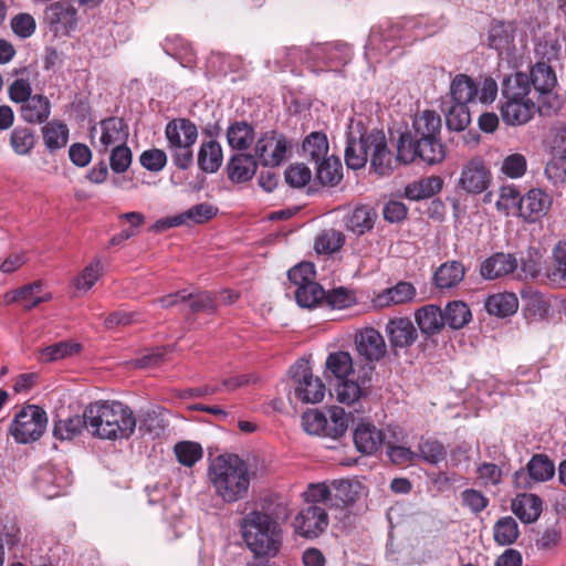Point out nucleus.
Returning <instances> with one entry per match:
<instances>
[{
    "label": "nucleus",
    "mask_w": 566,
    "mask_h": 566,
    "mask_svg": "<svg viewBox=\"0 0 566 566\" xmlns=\"http://www.w3.org/2000/svg\"><path fill=\"white\" fill-rule=\"evenodd\" d=\"M137 419L133 410L119 401H95L87 405L82 416L74 415L54 422L53 436L73 440L83 430L98 439H128L135 431Z\"/></svg>",
    "instance_id": "obj_1"
},
{
    "label": "nucleus",
    "mask_w": 566,
    "mask_h": 566,
    "mask_svg": "<svg viewBox=\"0 0 566 566\" xmlns=\"http://www.w3.org/2000/svg\"><path fill=\"white\" fill-rule=\"evenodd\" d=\"M208 479L214 495L224 503H235L249 493L251 475L235 454L218 455L209 465Z\"/></svg>",
    "instance_id": "obj_2"
},
{
    "label": "nucleus",
    "mask_w": 566,
    "mask_h": 566,
    "mask_svg": "<svg viewBox=\"0 0 566 566\" xmlns=\"http://www.w3.org/2000/svg\"><path fill=\"white\" fill-rule=\"evenodd\" d=\"M504 102L501 106L503 120L509 125H523L539 112L538 103L531 96L528 76L525 73L516 72L506 78L502 84Z\"/></svg>",
    "instance_id": "obj_3"
},
{
    "label": "nucleus",
    "mask_w": 566,
    "mask_h": 566,
    "mask_svg": "<svg viewBox=\"0 0 566 566\" xmlns=\"http://www.w3.org/2000/svg\"><path fill=\"white\" fill-rule=\"evenodd\" d=\"M243 539L248 548L260 557H274L282 545V530L269 514L253 511L241 522Z\"/></svg>",
    "instance_id": "obj_4"
},
{
    "label": "nucleus",
    "mask_w": 566,
    "mask_h": 566,
    "mask_svg": "<svg viewBox=\"0 0 566 566\" xmlns=\"http://www.w3.org/2000/svg\"><path fill=\"white\" fill-rule=\"evenodd\" d=\"M530 81L531 96L538 103L541 114H549L557 107V75L555 70L546 62L535 63L526 74Z\"/></svg>",
    "instance_id": "obj_5"
},
{
    "label": "nucleus",
    "mask_w": 566,
    "mask_h": 566,
    "mask_svg": "<svg viewBox=\"0 0 566 566\" xmlns=\"http://www.w3.org/2000/svg\"><path fill=\"white\" fill-rule=\"evenodd\" d=\"M48 423L46 412L29 405L20 409L10 426V433L18 443H29L42 437Z\"/></svg>",
    "instance_id": "obj_6"
},
{
    "label": "nucleus",
    "mask_w": 566,
    "mask_h": 566,
    "mask_svg": "<svg viewBox=\"0 0 566 566\" xmlns=\"http://www.w3.org/2000/svg\"><path fill=\"white\" fill-rule=\"evenodd\" d=\"M290 375L294 381V394L298 400L305 403L321 402L325 397V385L319 377H315L304 359L297 360L290 368Z\"/></svg>",
    "instance_id": "obj_7"
},
{
    "label": "nucleus",
    "mask_w": 566,
    "mask_h": 566,
    "mask_svg": "<svg viewBox=\"0 0 566 566\" xmlns=\"http://www.w3.org/2000/svg\"><path fill=\"white\" fill-rule=\"evenodd\" d=\"M295 532L306 538L318 537L328 526V515L325 506L306 505L293 521Z\"/></svg>",
    "instance_id": "obj_8"
},
{
    "label": "nucleus",
    "mask_w": 566,
    "mask_h": 566,
    "mask_svg": "<svg viewBox=\"0 0 566 566\" xmlns=\"http://www.w3.org/2000/svg\"><path fill=\"white\" fill-rule=\"evenodd\" d=\"M286 149L287 142L282 134L268 132L258 138L254 153L261 165L276 167L284 160Z\"/></svg>",
    "instance_id": "obj_9"
},
{
    "label": "nucleus",
    "mask_w": 566,
    "mask_h": 566,
    "mask_svg": "<svg viewBox=\"0 0 566 566\" xmlns=\"http://www.w3.org/2000/svg\"><path fill=\"white\" fill-rule=\"evenodd\" d=\"M374 367H364L357 375L344 380H337L335 396L338 402L350 406L367 395V388L371 382Z\"/></svg>",
    "instance_id": "obj_10"
},
{
    "label": "nucleus",
    "mask_w": 566,
    "mask_h": 566,
    "mask_svg": "<svg viewBox=\"0 0 566 566\" xmlns=\"http://www.w3.org/2000/svg\"><path fill=\"white\" fill-rule=\"evenodd\" d=\"M491 172L480 157L470 159L461 170L459 186L468 193H481L490 185Z\"/></svg>",
    "instance_id": "obj_11"
},
{
    "label": "nucleus",
    "mask_w": 566,
    "mask_h": 566,
    "mask_svg": "<svg viewBox=\"0 0 566 566\" xmlns=\"http://www.w3.org/2000/svg\"><path fill=\"white\" fill-rule=\"evenodd\" d=\"M358 354L369 363L379 361L387 353L382 335L373 327H366L355 334Z\"/></svg>",
    "instance_id": "obj_12"
},
{
    "label": "nucleus",
    "mask_w": 566,
    "mask_h": 566,
    "mask_svg": "<svg viewBox=\"0 0 566 566\" xmlns=\"http://www.w3.org/2000/svg\"><path fill=\"white\" fill-rule=\"evenodd\" d=\"M552 197L539 188H533L521 198L520 217L526 222H536L547 214Z\"/></svg>",
    "instance_id": "obj_13"
},
{
    "label": "nucleus",
    "mask_w": 566,
    "mask_h": 566,
    "mask_svg": "<svg viewBox=\"0 0 566 566\" xmlns=\"http://www.w3.org/2000/svg\"><path fill=\"white\" fill-rule=\"evenodd\" d=\"M370 164L376 174L380 176L389 175L399 161L394 158L387 147V140L382 130H374V138L370 142Z\"/></svg>",
    "instance_id": "obj_14"
},
{
    "label": "nucleus",
    "mask_w": 566,
    "mask_h": 566,
    "mask_svg": "<svg viewBox=\"0 0 566 566\" xmlns=\"http://www.w3.org/2000/svg\"><path fill=\"white\" fill-rule=\"evenodd\" d=\"M128 138V128L123 119L109 117L101 122V135L95 145L98 153H106L113 146L125 145Z\"/></svg>",
    "instance_id": "obj_15"
},
{
    "label": "nucleus",
    "mask_w": 566,
    "mask_h": 566,
    "mask_svg": "<svg viewBox=\"0 0 566 566\" xmlns=\"http://www.w3.org/2000/svg\"><path fill=\"white\" fill-rule=\"evenodd\" d=\"M386 333L392 348H407L418 338V333L412 322L407 317H396L386 325Z\"/></svg>",
    "instance_id": "obj_16"
},
{
    "label": "nucleus",
    "mask_w": 566,
    "mask_h": 566,
    "mask_svg": "<svg viewBox=\"0 0 566 566\" xmlns=\"http://www.w3.org/2000/svg\"><path fill=\"white\" fill-rule=\"evenodd\" d=\"M416 294L417 290L412 283L400 281L396 285L378 293L373 300V303L379 308L401 305L413 301Z\"/></svg>",
    "instance_id": "obj_17"
},
{
    "label": "nucleus",
    "mask_w": 566,
    "mask_h": 566,
    "mask_svg": "<svg viewBox=\"0 0 566 566\" xmlns=\"http://www.w3.org/2000/svg\"><path fill=\"white\" fill-rule=\"evenodd\" d=\"M168 147L181 145H195L198 138L197 126L187 118L170 120L165 129Z\"/></svg>",
    "instance_id": "obj_18"
},
{
    "label": "nucleus",
    "mask_w": 566,
    "mask_h": 566,
    "mask_svg": "<svg viewBox=\"0 0 566 566\" xmlns=\"http://www.w3.org/2000/svg\"><path fill=\"white\" fill-rule=\"evenodd\" d=\"M386 436L374 424L361 422L354 431V443L356 449L364 454H371L386 443Z\"/></svg>",
    "instance_id": "obj_19"
},
{
    "label": "nucleus",
    "mask_w": 566,
    "mask_h": 566,
    "mask_svg": "<svg viewBox=\"0 0 566 566\" xmlns=\"http://www.w3.org/2000/svg\"><path fill=\"white\" fill-rule=\"evenodd\" d=\"M514 28L511 24L499 23L492 27L489 35V45L496 50L501 56L511 60L515 56Z\"/></svg>",
    "instance_id": "obj_20"
},
{
    "label": "nucleus",
    "mask_w": 566,
    "mask_h": 566,
    "mask_svg": "<svg viewBox=\"0 0 566 566\" xmlns=\"http://www.w3.org/2000/svg\"><path fill=\"white\" fill-rule=\"evenodd\" d=\"M45 19L51 25H60L63 30L74 29L77 22L76 8L65 0L52 2L45 9Z\"/></svg>",
    "instance_id": "obj_21"
},
{
    "label": "nucleus",
    "mask_w": 566,
    "mask_h": 566,
    "mask_svg": "<svg viewBox=\"0 0 566 566\" xmlns=\"http://www.w3.org/2000/svg\"><path fill=\"white\" fill-rule=\"evenodd\" d=\"M371 138H374V130L360 136L358 140L352 139L347 143L345 161L348 168L360 169L366 165L370 156Z\"/></svg>",
    "instance_id": "obj_22"
},
{
    "label": "nucleus",
    "mask_w": 566,
    "mask_h": 566,
    "mask_svg": "<svg viewBox=\"0 0 566 566\" xmlns=\"http://www.w3.org/2000/svg\"><path fill=\"white\" fill-rule=\"evenodd\" d=\"M325 374L328 379L336 380L355 377L352 355L344 350L331 353L325 361Z\"/></svg>",
    "instance_id": "obj_23"
},
{
    "label": "nucleus",
    "mask_w": 566,
    "mask_h": 566,
    "mask_svg": "<svg viewBox=\"0 0 566 566\" xmlns=\"http://www.w3.org/2000/svg\"><path fill=\"white\" fill-rule=\"evenodd\" d=\"M517 268V260L510 253H495L481 264V275L494 280L512 273Z\"/></svg>",
    "instance_id": "obj_24"
},
{
    "label": "nucleus",
    "mask_w": 566,
    "mask_h": 566,
    "mask_svg": "<svg viewBox=\"0 0 566 566\" xmlns=\"http://www.w3.org/2000/svg\"><path fill=\"white\" fill-rule=\"evenodd\" d=\"M542 500L532 493L517 495L512 501L513 513L524 523L535 522L542 513Z\"/></svg>",
    "instance_id": "obj_25"
},
{
    "label": "nucleus",
    "mask_w": 566,
    "mask_h": 566,
    "mask_svg": "<svg viewBox=\"0 0 566 566\" xmlns=\"http://www.w3.org/2000/svg\"><path fill=\"white\" fill-rule=\"evenodd\" d=\"M415 319L420 331L426 335L438 334L446 325L443 312L433 304L424 305L417 310Z\"/></svg>",
    "instance_id": "obj_26"
},
{
    "label": "nucleus",
    "mask_w": 566,
    "mask_h": 566,
    "mask_svg": "<svg viewBox=\"0 0 566 566\" xmlns=\"http://www.w3.org/2000/svg\"><path fill=\"white\" fill-rule=\"evenodd\" d=\"M50 113V101L43 95L32 96L20 107L22 119L30 124H41L45 122L49 118Z\"/></svg>",
    "instance_id": "obj_27"
},
{
    "label": "nucleus",
    "mask_w": 566,
    "mask_h": 566,
    "mask_svg": "<svg viewBox=\"0 0 566 566\" xmlns=\"http://www.w3.org/2000/svg\"><path fill=\"white\" fill-rule=\"evenodd\" d=\"M227 169L231 181L244 182L254 176L256 171V161L252 155L237 154L231 157Z\"/></svg>",
    "instance_id": "obj_28"
},
{
    "label": "nucleus",
    "mask_w": 566,
    "mask_h": 566,
    "mask_svg": "<svg viewBox=\"0 0 566 566\" xmlns=\"http://www.w3.org/2000/svg\"><path fill=\"white\" fill-rule=\"evenodd\" d=\"M331 490V507H345L358 497L359 484L349 480H335Z\"/></svg>",
    "instance_id": "obj_29"
},
{
    "label": "nucleus",
    "mask_w": 566,
    "mask_h": 566,
    "mask_svg": "<svg viewBox=\"0 0 566 566\" xmlns=\"http://www.w3.org/2000/svg\"><path fill=\"white\" fill-rule=\"evenodd\" d=\"M476 95L478 86L470 76L458 74L452 80L450 85V102L468 105L476 98Z\"/></svg>",
    "instance_id": "obj_30"
},
{
    "label": "nucleus",
    "mask_w": 566,
    "mask_h": 566,
    "mask_svg": "<svg viewBox=\"0 0 566 566\" xmlns=\"http://www.w3.org/2000/svg\"><path fill=\"white\" fill-rule=\"evenodd\" d=\"M442 112L444 113L446 124L451 130L462 132L471 122L468 105L444 101Z\"/></svg>",
    "instance_id": "obj_31"
},
{
    "label": "nucleus",
    "mask_w": 566,
    "mask_h": 566,
    "mask_svg": "<svg viewBox=\"0 0 566 566\" xmlns=\"http://www.w3.org/2000/svg\"><path fill=\"white\" fill-rule=\"evenodd\" d=\"M43 142L51 153L66 146L69 142V128L60 120H51L42 127Z\"/></svg>",
    "instance_id": "obj_32"
},
{
    "label": "nucleus",
    "mask_w": 566,
    "mask_h": 566,
    "mask_svg": "<svg viewBox=\"0 0 566 566\" xmlns=\"http://www.w3.org/2000/svg\"><path fill=\"white\" fill-rule=\"evenodd\" d=\"M222 164V149L218 142L208 140L201 144L198 154V166L205 172H216Z\"/></svg>",
    "instance_id": "obj_33"
},
{
    "label": "nucleus",
    "mask_w": 566,
    "mask_h": 566,
    "mask_svg": "<svg viewBox=\"0 0 566 566\" xmlns=\"http://www.w3.org/2000/svg\"><path fill=\"white\" fill-rule=\"evenodd\" d=\"M485 308L491 315L506 317L517 311L518 301L512 293H499L486 298Z\"/></svg>",
    "instance_id": "obj_34"
},
{
    "label": "nucleus",
    "mask_w": 566,
    "mask_h": 566,
    "mask_svg": "<svg viewBox=\"0 0 566 566\" xmlns=\"http://www.w3.org/2000/svg\"><path fill=\"white\" fill-rule=\"evenodd\" d=\"M440 128V116L432 111H424L416 116L412 135L418 139L438 137Z\"/></svg>",
    "instance_id": "obj_35"
},
{
    "label": "nucleus",
    "mask_w": 566,
    "mask_h": 566,
    "mask_svg": "<svg viewBox=\"0 0 566 566\" xmlns=\"http://www.w3.org/2000/svg\"><path fill=\"white\" fill-rule=\"evenodd\" d=\"M443 181L438 176L422 178L409 184L405 189V195L411 200H420L432 197L442 189Z\"/></svg>",
    "instance_id": "obj_36"
},
{
    "label": "nucleus",
    "mask_w": 566,
    "mask_h": 566,
    "mask_svg": "<svg viewBox=\"0 0 566 566\" xmlns=\"http://www.w3.org/2000/svg\"><path fill=\"white\" fill-rule=\"evenodd\" d=\"M227 139L231 148L245 150L254 139V129L247 122H235L228 128Z\"/></svg>",
    "instance_id": "obj_37"
},
{
    "label": "nucleus",
    "mask_w": 566,
    "mask_h": 566,
    "mask_svg": "<svg viewBox=\"0 0 566 566\" xmlns=\"http://www.w3.org/2000/svg\"><path fill=\"white\" fill-rule=\"evenodd\" d=\"M444 324L452 329L464 327L472 318L469 306L462 301L449 302L443 311Z\"/></svg>",
    "instance_id": "obj_38"
},
{
    "label": "nucleus",
    "mask_w": 566,
    "mask_h": 566,
    "mask_svg": "<svg viewBox=\"0 0 566 566\" xmlns=\"http://www.w3.org/2000/svg\"><path fill=\"white\" fill-rule=\"evenodd\" d=\"M343 167L338 157L331 156L316 164V178L324 186H335L343 178Z\"/></svg>",
    "instance_id": "obj_39"
},
{
    "label": "nucleus",
    "mask_w": 566,
    "mask_h": 566,
    "mask_svg": "<svg viewBox=\"0 0 566 566\" xmlns=\"http://www.w3.org/2000/svg\"><path fill=\"white\" fill-rule=\"evenodd\" d=\"M464 277V268L458 261L443 263L436 272V284L440 289H450L459 284Z\"/></svg>",
    "instance_id": "obj_40"
},
{
    "label": "nucleus",
    "mask_w": 566,
    "mask_h": 566,
    "mask_svg": "<svg viewBox=\"0 0 566 566\" xmlns=\"http://www.w3.org/2000/svg\"><path fill=\"white\" fill-rule=\"evenodd\" d=\"M375 219V211L369 207L363 206L352 211L346 224L352 232L360 235L373 229Z\"/></svg>",
    "instance_id": "obj_41"
},
{
    "label": "nucleus",
    "mask_w": 566,
    "mask_h": 566,
    "mask_svg": "<svg viewBox=\"0 0 566 566\" xmlns=\"http://www.w3.org/2000/svg\"><path fill=\"white\" fill-rule=\"evenodd\" d=\"M328 140L325 134L319 132L311 133L303 142V151L308 156L315 165L323 161L327 157Z\"/></svg>",
    "instance_id": "obj_42"
},
{
    "label": "nucleus",
    "mask_w": 566,
    "mask_h": 566,
    "mask_svg": "<svg viewBox=\"0 0 566 566\" xmlns=\"http://www.w3.org/2000/svg\"><path fill=\"white\" fill-rule=\"evenodd\" d=\"M527 473L535 482H545L554 476L555 465L545 454H535L527 463Z\"/></svg>",
    "instance_id": "obj_43"
},
{
    "label": "nucleus",
    "mask_w": 566,
    "mask_h": 566,
    "mask_svg": "<svg viewBox=\"0 0 566 566\" xmlns=\"http://www.w3.org/2000/svg\"><path fill=\"white\" fill-rule=\"evenodd\" d=\"M418 157L430 165L441 163L446 157V149L438 137L418 139Z\"/></svg>",
    "instance_id": "obj_44"
},
{
    "label": "nucleus",
    "mask_w": 566,
    "mask_h": 566,
    "mask_svg": "<svg viewBox=\"0 0 566 566\" xmlns=\"http://www.w3.org/2000/svg\"><path fill=\"white\" fill-rule=\"evenodd\" d=\"M35 145V137L31 129L18 126L10 134V146L18 156H28Z\"/></svg>",
    "instance_id": "obj_45"
},
{
    "label": "nucleus",
    "mask_w": 566,
    "mask_h": 566,
    "mask_svg": "<svg viewBox=\"0 0 566 566\" xmlns=\"http://www.w3.org/2000/svg\"><path fill=\"white\" fill-rule=\"evenodd\" d=\"M295 300L301 307L312 308L325 298V291L315 281L298 286L294 291Z\"/></svg>",
    "instance_id": "obj_46"
},
{
    "label": "nucleus",
    "mask_w": 566,
    "mask_h": 566,
    "mask_svg": "<svg viewBox=\"0 0 566 566\" xmlns=\"http://www.w3.org/2000/svg\"><path fill=\"white\" fill-rule=\"evenodd\" d=\"M81 350V345L73 342H60L40 350L39 359L44 363H51L63 359Z\"/></svg>",
    "instance_id": "obj_47"
},
{
    "label": "nucleus",
    "mask_w": 566,
    "mask_h": 566,
    "mask_svg": "<svg viewBox=\"0 0 566 566\" xmlns=\"http://www.w3.org/2000/svg\"><path fill=\"white\" fill-rule=\"evenodd\" d=\"M25 290V294L21 295V301L24 303L25 311H30L41 303L49 302L52 298L51 293L43 290L42 281H34L33 283L21 287V291Z\"/></svg>",
    "instance_id": "obj_48"
},
{
    "label": "nucleus",
    "mask_w": 566,
    "mask_h": 566,
    "mask_svg": "<svg viewBox=\"0 0 566 566\" xmlns=\"http://www.w3.org/2000/svg\"><path fill=\"white\" fill-rule=\"evenodd\" d=\"M417 459H421L430 464H437L446 459L447 450L442 443L437 440L422 439L419 442Z\"/></svg>",
    "instance_id": "obj_49"
},
{
    "label": "nucleus",
    "mask_w": 566,
    "mask_h": 566,
    "mask_svg": "<svg viewBox=\"0 0 566 566\" xmlns=\"http://www.w3.org/2000/svg\"><path fill=\"white\" fill-rule=\"evenodd\" d=\"M345 242L344 234L335 229L323 231L315 240L314 248L317 253H334L339 250Z\"/></svg>",
    "instance_id": "obj_50"
},
{
    "label": "nucleus",
    "mask_w": 566,
    "mask_h": 566,
    "mask_svg": "<svg viewBox=\"0 0 566 566\" xmlns=\"http://www.w3.org/2000/svg\"><path fill=\"white\" fill-rule=\"evenodd\" d=\"M174 451L178 462L189 468L195 465L203 454L202 447L192 441L178 442L175 446Z\"/></svg>",
    "instance_id": "obj_51"
},
{
    "label": "nucleus",
    "mask_w": 566,
    "mask_h": 566,
    "mask_svg": "<svg viewBox=\"0 0 566 566\" xmlns=\"http://www.w3.org/2000/svg\"><path fill=\"white\" fill-rule=\"evenodd\" d=\"M518 536V526L516 521L511 517H502L494 525V539L501 545H510Z\"/></svg>",
    "instance_id": "obj_52"
},
{
    "label": "nucleus",
    "mask_w": 566,
    "mask_h": 566,
    "mask_svg": "<svg viewBox=\"0 0 566 566\" xmlns=\"http://www.w3.org/2000/svg\"><path fill=\"white\" fill-rule=\"evenodd\" d=\"M545 143L555 155H566V123L555 122L549 127Z\"/></svg>",
    "instance_id": "obj_53"
},
{
    "label": "nucleus",
    "mask_w": 566,
    "mask_h": 566,
    "mask_svg": "<svg viewBox=\"0 0 566 566\" xmlns=\"http://www.w3.org/2000/svg\"><path fill=\"white\" fill-rule=\"evenodd\" d=\"M554 260L555 264L547 270V277L552 283L559 284L566 281V241L556 245Z\"/></svg>",
    "instance_id": "obj_54"
},
{
    "label": "nucleus",
    "mask_w": 566,
    "mask_h": 566,
    "mask_svg": "<svg viewBox=\"0 0 566 566\" xmlns=\"http://www.w3.org/2000/svg\"><path fill=\"white\" fill-rule=\"evenodd\" d=\"M418 157V138L411 132L400 135L397 144V160L409 164Z\"/></svg>",
    "instance_id": "obj_55"
},
{
    "label": "nucleus",
    "mask_w": 566,
    "mask_h": 566,
    "mask_svg": "<svg viewBox=\"0 0 566 566\" xmlns=\"http://www.w3.org/2000/svg\"><path fill=\"white\" fill-rule=\"evenodd\" d=\"M302 426L310 434L326 437L327 418L317 409H310L304 412L302 416Z\"/></svg>",
    "instance_id": "obj_56"
},
{
    "label": "nucleus",
    "mask_w": 566,
    "mask_h": 566,
    "mask_svg": "<svg viewBox=\"0 0 566 566\" xmlns=\"http://www.w3.org/2000/svg\"><path fill=\"white\" fill-rule=\"evenodd\" d=\"M331 488L324 483H311L306 491L303 492V497L306 505H328L331 506Z\"/></svg>",
    "instance_id": "obj_57"
},
{
    "label": "nucleus",
    "mask_w": 566,
    "mask_h": 566,
    "mask_svg": "<svg viewBox=\"0 0 566 566\" xmlns=\"http://www.w3.org/2000/svg\"><path fill=\"white\" fill-rule=\"evenodd\" d=\"M521 196L518 190L513 186H503L500 188L499 198L495 202L497 211L510 214L515 208L520 210Z\"/></svg>",
    "instance_id": "obj_58"
},
{
    "label": "nucleus",
    "mask_w": 566,
    "mask_h": 566,
    "mask_svg": "<svg viewBox=\"0 0 566 566\" xmlns=\"http://www.w3.org/2000/svg\"><path fill=\"white\" fill-rule=\"evenodd\" d=\"M331 418L327 419L326 437L337 439L342 437L348 427V418L345 410L334 406L329 410Z\"/></svg>",
    "instance_id": "obj_59"
},
{
    "label": "nucleus",
    "mask_w": 566,
    "mask_h": 566,
    "mask_svg": "<svg viewBox=\"0 0 566 566\" xmlns=\"http://www.w3.org/2000/svg\"><path fill=\"white\" fill-rule=\"evenodd\" d=\"M218 212V209L208 202L196 205L187 211L181 212L182 223H203L212 219Z\"/></svg>",
    "instance_id": "obj_60"
},
{
    "label": "nucleus",
    "mask_w": 566,
    "mask_h": 566,
    "mask_svg": "<svg viewBox=\"0 0 566 566\" xmlns=\"http://www.w3.org/2000/svg\"><path fill=\"white\" fill-rule=\"evenodd\" d=\"M544 174L553 185H566V155H555L549 159Z\"/></svg>",
    "instance_id": "obj_61"
},
{
    "label": "nucleus",
    "mask_w": 566,
    "mask_h": 566,
    "mask_svg": "<svg viewBox=\"0 0 566 566\" xmlns=\"http://www.w3.org/2000/svg\"><path fill=\"white\" fill-rule=\"evenodd\" d=\"M102 275V264L98 260L85 266L82 273L74 280L77 291L87 292Z\"/></svg>",
    "instance_id": "obj_62"
},
{
    "label": "nucleus",
    "mask_w": 566,
    "mask_h": 566,
    "mask_svg": "<svg viewBox=\"0 0 566 566\" xmlns=\"http://www.w3.org/2000/svg\"><path fill=\"white\" fill-rule=\"evenodd\" d=\"M527 160L524 155L515 153L504 158L501 171L510 178H521L526 172Z\"/></svg>",
    "instance_id": "obj_63"
},
{
    "label": "nucleus",
    "mask_w": 566,
    "mask_h": 566,
    "mask_svg": "<svg viewBox=\"0 0 566 566\" xmlns=\"http://www.w3.org/2000/svg\"><path fill=\"white\" fill-rule=\"evenodd\" d=\"M287 276L290 282L298 289V286L307 285V283L315 281V270L313 263L302 262L293 266Z\"/></svg>",
    "instance_id": "obj_64"
}]
</instances>
